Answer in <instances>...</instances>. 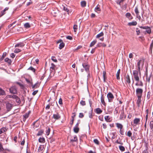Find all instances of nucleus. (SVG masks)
<instances>
[{
	"label": "nucleus",
	"instance_id": "nucleus-1",
	"mask_svg": "<svg viewBox=\"0 0 153 153\" xmlns=\"http://www.w3.org/2000/svg\"><path fill=\"white\" fill-rule=\"evenodd\" d=\"M132 74L134 79L137 82L135 84V85L137 86H143V84L142 82L141 81H140V78L141 77L140 71H139L138 70H133Z\"/></svg>",
	"mask_w": 153,
	"mask_h": 153
},
{
	"label": "nucleus",
	"instance_id": "nucleus-2",
	"mask_svg": "<svg viewBox=\"0 0 153 153\" xmlns=\"http://www.w3.org/2000/svg\"><path fill=\"white\" fill-rule=\"evenodd\" d=\"M144 64V61L143 59H140L138 61L136 66L139 71H140L141 69L142 68Z\"/></svg>",
	"mask_w": 153,
	"mask_h": 153
},
{
	"label": "nucleus",
	"instance_id": "nucleus-3",
	"mask_svg": "<svg viewBox=\"0 0 153 153\" xmlns=\"http://www.w3.org/2000/svg\"><path fill=\"white\" fill-rule=\"evenodd\" d=\"M140 122V119L136 118L134 119L133 123H131V124L134 127L136 126L137 125L139 124Z\"/></svg>",
	"mask_w": 153,
	"mask_h": 153
},
{
	"label": "nucleus",
	"instance_id": "nucleus-4",
	"mask_svg": "<svg viewBox=\"0 0 153 153\" xmlns=\"http://www.w3.org/2000/svg\"><path fill=\"white\" fill-rule=\"evenodd\" d=\"M107 96L109 102H113V100L114 97L111 93L110 92H108L107 94Z\"/></svg>",
	"mask_w": 153,
	"mask_h": 153
},
{
	"label": "nucleus",
	"instance_id": "nucleus-5",
	"mask_svg": "<svg viewBox=\"0 0 153 153\" xmlns=\"http://www.w3.org/2000/svg\"><path fill=\"white\" fill-rule=\"evenodd\" d=\"M143 90L142 89L138 88L136 90V95L137 97H141L142 96Z\"/></svg>",
	"mask_w": 153,
	"mask_h": 153
},
{
	"label": "nucleus",
	"instance_id": "nucleus-6",
	"mask_svg": "<svg viewBox=\"0 0 153 153\" xmlns=\"http://www.w3.org/2000/svg\"><path fill=\"white\" fill-rule=\"evenodd\" d=\"M53 118L56 120H58L60 118L61 116L58 113H56V114H53Z\"/></svg>",
	"mask_w": 153,
	"mask_h": 153
},
{
	"label": "nucleus",
	"instance_id": "nucleus-7",
	"mask_svg": "<svg viewBox=\"0 0 153 153\" xmlns=\"http://www.w3.org/2000/svg\"><path fill=\"white\" fill-rule=\"evenodd\" d=\"M10 92L13 94L16 93L17 91L15 87H12L10 88Z\"/></svg>",
	"mask_w": 153,
	"mask_h": 153
},
{
	"label": "nucleus",
	"instance_id": "nucleus-8",
	"mask_svg": "<svg viewBox=\"0 0 153 153\" xmlns=\"http://www.w3.org/2000/svg\"><path fill=\"white\" fill-rule=\"evenodd\" d=\"M82 65L86 72H88L89 71V66L87 64L83 63L82 64Z\"/></svg>",
	"mask_w": 153,
	"mask_h": 153
},
{
	"label": "nucleus",
	"instance_id": "nucleus-9",
	"mask_svg": "<svg viewBox=\"0 0 153 153\" xmlns=\"http://www.w3.org/2000/svg\"><path fill=\"white\" fill-rule=\"evenodd\" d=\"M100 7V6L99 5H97L94 9L95 11L98 13H100L101 11V9Z\"/></svg>",
	"mask_w": 153,
	"mask_h": 153
},
{
	"label": "nucleus",
	"instance_id": "nucleus-10",
	"mask_svg": "<svg viewBox=\"0 0 153 153\" xmlns=\"http://www.w3.org/2000/svg\"><path fill=\"white\" fill-rule=\"evenodd\" d=\"M126 117V116L124 114V111L123 110H122L121 111V114L120 115V119L121 120H123V118Z\"/></svg>",
	"mask_w": 153,
	"mask_h": 153
},
{
	"label": "nucleus",
	"instance_id": "nucleus-11",
	"mask_svg": "<svg viewBox=\"0 0 153 153\" xmlns=\"http://www.w3.org/2000/svg\"><path fill=\"white\" fill-rule=\"evenodd\" d=\"M6 106L7 110L9 111L12 108V105L11 104L8 102L6 104Z\"/></svg>",
	"mask_w": 153,
	"mask_h": 153
},
{
	"label": "nucleus",
	"instance_id": "nucleus-12",
	"mask_svg": "<svg viewBox=\"0 0 153 153\" xmlns=\"http://www.w3.org/2000/svg\"><path fill=\"white\" fill-rule=\"evenodd\" d=\"M25 45V44H24V42H20L18 43L15 45V47H22L24 46Z\"/></svg>",
	"mask_w": 153,
	"mask_h": 153
},
{
	"label": "nucleus",
	"instance_id": "nucleus-13",
	"mask_svg": "<svg viewBox=\"0 0 153 153\" xmlns=\"http://www.w3.org/2000/svg\"><path fill=\"white\" fill-rule=\"evenodd\" d=\"M125 79L126 83L129 85L131 82V81L129 76L128 75H127V76H126Z\"/></svg>",
	"mask_w": 153,
	"mask_h": 153
},
{
	"label": "nucleus",
	"instance_id": "nucleus-14",
	"mask_svg": "<svg viewBox=\"0 0 153 153\" xmlns=\"http://www.w3.org/2000/svg\"><path fill=\"white\" fill-rule=\"evenodd\" d=\"M125 15L126 17L129 20L132 19L133 18L132 16L129 13H126Z\"/></svg>",
	"mask_w": 153,
	"mask_h": 153
},
{
	"label": "nucleus",
	"instance_id": "nucleus-15",
	"mask_svg": "<svg viewBox=\"0 0 153 153\" xmlns=\"http://www.w3.org/2000/svg\"><path fill=\"white\" fill-rule=\"evenodd\" d=\"M117 127L120 129H122L123 128L122 125L120 123H116Z\"/></svg>",
	"mask_w": 153,
	"mask_h": 153
},
{
	"label": "nucleus",
	"instance_id": "nucleus-16",
	"mask_svg": "<svg viewBox=\"0 0 153 153\" xmlns=\"http://www.w3.org/2000/svg\"><path fill=\"white\" fill-rule=\"evenodd\" d=\"M30 111H29L28 113H26L24 115H23V116L24 117V118L23 119V120L25 121L26 120V119L29 116V112Z\"/></svg>",
	"mask_w": 153,
	"mask_h": 153
},
{
	"label": "nucleus",
	"instance_id": "nucleus-17",
	"mask_svg": "<svg viewBox=\"0 0 153 153\" xmlns=\"http://www.w3.org/2000/svg\"><path fill=\"white\" fill-rule=\"evenodd\" d=\"M101 101L103 105H105V103L104 101V98L103 97V95L101 94Z\"/></svg>",
	"mask_w": 153,
	"mask_h": 153
},
{
	"label": "nucleus",
	"instance_id": "nucleus-18",
	"mask_svg": "<svg viewBox=\"0 0 153 153\" xmlns=\"http://www.w3.org/2000/svg\"><path fill=\"white\" fill-rule=\"evenodd\" d=\"M4 61L6 62H7L9 64H10L12 62L11 60L8 58H6L4 59Z\"/></svg>",
	"mask_w": 153,
	"mask_h": 153
},
{
	"label": "nucleus",
	"instance_id": "nucleus-19",
	"mask_svg": "<svg viewBox=\"0 0 153 153\" xmlns=\"http://www.w3.org/2000/svg\"><path fill=\"white\" fill-rule=\"evenodd\" d=\"M96 112L97 114H100L102 112V111L99 108H97L96 109Z\"/></svg>",
	"mask_w": 153,
	"mask_h": 153
},
{
	"label": "nucleus",
	"instance_id": "nucleus-20",
	"mask_svg": "<svg viewBox=\"0 0 153 153\" xmlns=\"http://www.w3.org/2000/svg\"><path fill=\"white\" fill-rule=\"evenodd\" d=\"M137 24V22L136 21H133L132 22H129L128 23V25L129 26H134L136 25Z\"/></svg>",
	"mask_w": 153,
	"mask_h": 153
},
{
	"label": "nucleus",
	"instance_id": "nucleus-21",
	"mask_svg": "<svg viewBox=\"0 0 153 153\" xmlns=\"http://www.w3.org/2000/svg\"><path fill=\"white\" fill-rule=\"evenodd\" d=\"M38 141L40 143H44L45 142V139L43 137H40L38 140Z\"/></svg>",
	"mask_w": 153,
	"mask_h": 153
},
{
	"label": "nucleus",
	"instance_id": "nucleus-22",
	"mask_svg": "<svg viewBox=\"0 0 153 153\" xmlns=\"http://www.w3.org/2000/svg\"><path fill=\"white\" fill-rule=\"evenodd\" d=\"M77 139L76 136L75 135L72 138L71 140V142H76L77 141Z\"/></svg>",
	"mask_w": 153,
	"mask_h": 153
},
{
	"label": "nucleus",
	"instance_id": "nucleus-23",
	"mask_svg": "<svg viewBox=\"0 0 153 153\" xmlns=\"http://www.w3.org/2000/svg\"><path fill=\"white\" fill-rule=\"evenodd\" d=\"M134 11L136 13V16L137 17H138L139 12L137 7H135L134 9Z\"/></svg>",
	"mask_w": 153,
	"mask_h": 153
},
{
	"label": "nucleus",
	"instance_id": "nucleus-24",
	"mask_svg": "<svg viewBox=\"0 0 153 153\" xmlns=\"http://www.w3.org/2000/svg\"><path fill=\"white\" fill-rule=\"evenodd\" d=\"M120 69H119L116 74V78L117 79H120Z\"/></svg>",
	"mask_w": 153,
	"mask_h": 153
},
{
	"label": "nucleus",
	"instance_id": "nucleus-25",
	"mask_svg": "<svg viewBox=\"0 0 153 153\" xmlns=\"http://www.w3.org/2000/svg\"><path fill=\"white\" fill-rule=\"evenodd\" d=\"M24 27L26 29H28L30 27V26L28 23H26L24 24Z\"/></svg>",
	"mask_w": 153,
	"mask_h": 153
},
{
	"label": "nucleus",
	"instance_id": "nucleus-26",
	"mask_svg": "<svg viewBox=\"0 0 153 153\" xmlns=\"http://www.w3.org/2000/svg\"><path fill=\"white\" fill-rule=\"evenodd\" d=\"M65 46V44L63 42H61L59 45V48L60 49H62Z\"/></svg>",
	"mask_w": 153,
	"mask_h": 153
},
{
	"label": "nucleus",
	"instance_id": "nucleus-27",
	"mask_svg": "<svg viewBox=\"0 0 153 153\" xmlns=\"http://www.w3.org/2000/svg\"><path fill=\"white\" fill-rule=\"evenodd\" d=\"M149 126L151 129L153 131V121H151L150 122Z\"/></svg>",
	"mask_w": 153,
	"mask_h": 153
},
{
	"label": "nucleus",
	"instance_id": "nucleus-28",
	"mask_svg": "<svg viewBox=\"0 0 153 153\" xmlns=\"http://www.w3.org/2000/svg\"><path fill=\"white\" fill-rule=\"evenodd\" d=\"M5 94L4 91L0 88V95H4Z\"/></svg>",
	"mask_w": 153,
	"mask_h": 153
},
{
	"label": "nucleus",
	"instance_id": "nucleus-29",
	"mask_svg": "<svg viewBox=\"0 0 153 153\" xmlns=\"http://www.w3.org/2000/svg\"><path fill=\"white\" fill-rule=\"evenodd\" d=\"M151 74L149 76H148L147 74L146 75V80L149 83V82H150V78H151Z\"/></svg>",
	"mask_w": 153,
	"mask_h": 153
},
{
	"label": "nucleus",
	"instance_id": "nucleus-30",
	"mask_svg": "<svg viewBox=\"0 0 153 153\" xmlns=\"http://www.w3.org/2000/svg\"><path fill=\"white\" fill-rule=\"evenodd\" d=\"M97 42V41L95 40L91 42L90 44V47H91L93 46Z\"/></svg>",
	"mask_w": 153,
	"mask_h": 153
},
{
	"label": "nucleus",
	"instance_id": "nucleus-31",
	"mask_svg": "<svg viewBox=\"0 0 153 153\" xmlns=\"http://www.w3.org/2000/svg\"><path fill=\"white\" fill-rule=\"evenodd\" d=\"M104 35V33L102 32H101L100 33L98 34L96 36V38H98Z\"/></svg>",
	"mask_w": 153,
	"mask_h": 153
},
{
	"label": "nucleus",
	"instance_id": "nucleus-32",
	"mask_svg": "<svg viewBox=\"0 0 153 153\" xmlns=\"http://www.w3.org/2000/svg\"><path fill=\"white\" fill-rule=\"evenodd\" d=\"M44 132V131L42 130H41L39 131L38 133L37 134V136H40Z\"/></svg>",
	"mask_w": 153,
	"mask_h": 153
},
{
	"label": "nucleus",
	"instance_id": "nucleus-33",
	"mask_svg": "<svg viewBox=\"0 0 153 153\" xmlns=\"http://www.w3.org/2000/svg\"><path fill=\"white\" fill-rule=\"evenodd\" d=\"M56 66L53 63H52L51 64V66L50 67V70H51V69H52L53 70H55V67Z\"/></svg>",
	"mask_w": 153,
	"mask_h": 153
},
{
	"label": "nucleus",
	"instance_id": "nucleus-34",
	"mask_svg": "<svg viewBox=\"0 0 153 153\" xmlns=\"http://www.w3.org/2000/svg\"><path fill=\"white\" fill-rule=\"evenodd\" d=\"M106 73L105 71H103V81L104 82H105V75H106Z\"/></svg>",
	"mask_w": 153,
	"mask_h": 153
},
{
	"label": "nucleus",
	"instance_id": "nucleus-35",
	"mask_svg": "<svg viewBox=\"0 0 153 153\" xmlns=\"http://www.w3.org/2000/svg\"><path fill=\"white\" fill-rule=\"evenodd\" d=\"M6 131V129L4 128H3L0 129V134L4 133Z\"/></svg>",
	"mask_w": 153,
	"mask_h": 153
},
{
	"label": "nucleus",
	"instance_id": "nucleus-36",
	"mask_svg": "<svg viewBox=\"0 0 153 153\" xmlns=\"http://www.w3.org/2000/svg\"><path fill=\"white\" fill-rule=\"evenodd\" d=\"M86 2L85 1H82L81 2V6L82 7H85L86 6Z\"/></svg>",
	"mask_w": 153,
	"mask_h": 153
},
{
	"label": "nucleus",
	"instance_id": "nucleus-37",
	"mask_svg": "<svg viewBox=\"0 0 153 153\" xmlns=\"http://www.w3.org/2000/svg\"><path fill=\"white\" fill-rule=\"evenodd\" d=\"M79 131V128L78 127H74V132L76 133H77Z\"/></svg>",
	"mask_w": 153,
	"mask_h": 153
},
{
	"label": "nucleus",
	"instance_id": "nucleus-38",
	"mask_svg": "<svg viewBox=\"0 0 153 153\" xmlns=\"http://www.w3.org/2000/svg\"><path fill=\"white\" fill-rule=\"evenodd\" d=\"M146 32L148 34H150L151 33V30L150 27H149L146 30Z\"/></svg>",
	"mask_w": 153,
	"mask_h": 153
},
{
	"label": "nucleus",
	"instance_id": "nucleus-39",
	"mask_svg": "<svg viewBox=\"0 0 153 153\" xmlns=\"http://www.w3.org/2000/svg\"><path fill=\"white\" fill-rule=\"evenodd\" d=\"M119 148L120 150L122 151H124L125 150V148L123 146H119Z\"/></svg>",
	"mask_w": 153,
	"mask_h": 153
},
{
	"label": "nucleus",
	"instance_id": "nucleus-40",
	"mask_svg": "<svg viewBox=\"0 0 153 153\" xmlns=\"http://www.w3.org/2000/svg\"><path fill=\"white\" fill-rule=\"evenodd\" d=\"M125 0H117L116 1L117 3L119 4V5H121V3L124 1Z\"/></svg>",
	"mask_w": 153,
	"mask_h": 153
},
{
	"label": "nucleus",
	"instance_id": "nucleus-41",
	"mask_svg": "<svg viewBox=\"0 0 153 153\" xmlns=\"http://www.w3.org/2000/svg\"><path fill=\"white\" fill-rule=\"evenodd\" d=\"M16 97L14 99L16 100V102L18 103H20V99L16 95Z\"/></svg>",
	"mask_w": 153,
	"mask_h": 153
},
{
	"label": "nucleus",
	"instance_id": "nucleus-42",
	"mask_svg": "<svg viewBox=\"0 0 153 153\" xmlns=\"http://www.w3.org/2000/svg\"><path fill=\"white\" fill-rule=\"evenodd\" d=\"M28 70H30L32 71H33V72H35V68H34L33 67H31V66L28 69Z\"/></svg>",
	"mask_w": 153,
	"mask_h": 153
},
{
	"label": "nucleus",
	"instance_id": "nucleus-43",
	"mask_svg": "<svg viewBox=\"0 0 153 153\" xmlns=\"http://www.w3.org/2000/svg\"><path fill=\"white\" fill-rule=\"evenodd\" d=\"M21 50L19 48H16L14 51V52L16 53H17L20 52Z\"/></svg>",
	"mask_w": 153,
	"mask_h": 153
},
{
	"label": "nucleus",
	"instance_id": "nucleus-44",
	"mask_svg": "<svg viewBox=\"0 0 153 153\" xmlns=\"http://www.w3.org/2000/svg\"><path fill=\"white\" fill-rule=\"evenodd\" d=\"M8 97L10 98H12L13 99H14L16 97V95H9L8 96Z\"/></svg>",
	"mask_w": 153,
	"mask_h": 153
},
{
	"label": "nucleus",
	"instance_id": "nucleus-45",
	"mask_svg": "<svg viewBox=\"0 0 153 153\" xmlns=\"http://www.w3.org/2000/svg\"><path fill=\"white\" fill-rule=\"evenodd\" d=\"M127 135L129 137L131 136L132 135V133L130 131H129L127 132Z\"/></svg>",
	"mask_w": 153,
	"mask_h": 153
},
{
	"label": "nucleus",
	"instance_id": "nucleus-46",
	"mask_svg": "<svg viewBox=\"0 0 153 153\" xmlns=\"http://www.w3.org/2000/svg\"><path fill=\"white\" fill-rule=\"evenodd\" d=\"M77 27H78V26L76 25H74V27H73V28L74 29V31L75 32H76V31L77 30Z\"/></svg>",
	"mask_w": 153,
	"mask_h": 153
},
{
	"label": "nucleus",
	"instance_id": "nucleus-47",
	"mask_svg": "<svg viewBox=\"0 0 153 153\" xmlns=\"http://www.w3.org/2000/svg\"><path fill=\"white\" fill-rule=\"evenodd\" d=\"M51 60L55 62H57V60L56 58V57L54 56H52L51 57Z\"/></svg>",
	"mask_w": 153,
	"mask_h": 153
},
{
	"label": "nucleus",
	"instance_id": "nucleus-48",
	"mask_svg": "<svg viewBox=\"0 0 153 153\" xmlns=\"http://www.w3.org/2000/svg\"><path fill=\"white\" fill-rule=\"evenodd\" d=\"M80 104L82 106L85 105L86 104L85 102L83 100L81 101L80 102Z\"/></svg>",
	"mask_w": 153,
	"mask_h": 153
},
{
	"label": "nucleus",
	"instance_id": "nucleus-49",
	"mask_svg": "<svg viewBox=\"0 0 153 153\" xmlns=\"http://www.w3.org/2000/svg\"><path fill=\"white\" fill-rule=\"evenodd\" d=\"M151 93L149 91L147 93V98L148 99H149L150 97Z\"/></svg>",
	"mask_w": 153,
	"mask_h": 153
},
{
	"label": "nucleus",
	"instance_id": "nucleus-50",
	"mask_svg": "<svg viewBox=\"0 0 153 153\" xmlns=\"http://www.w3.org/2000/svg\"><path fill=\"white\" fill-rule=\"evenodd\" d=\"M94 142L96 144L98 145L99 144V142L97 139H95L94 140Z\"/></svg>",
	"mask_w": 153,
	"mask_h": 153
},
{
	"label": "nucleus",
	"instance_id": "nucleus-51",
	"mask_svg": "<svg viewBox=\"0 0 153 153\" xmlns=\"http://www.w3.org/2000/svg\"><path fill=\"white\" fill-rule=\"evenodd\" d=\"M63 9L65 11H66L68 13H69V10L68 7H64Z\"/></svg>",
	"mask_w": 153,
	"mask_h": 153
},
{
	"label": "nucleus",
	"instance_id": "nucleus-52",
	"mask_svg": "<svg viewBox=\"0 0 153 153\" xmlns=\"http://www.w3.org/2000/svg\"><path fill=\"white\" fill-rule=\"evenodd\" d=\"M38 87V83H36L35 84H34V85H33L32 86V88H37Z\"/></svg>",
	"mask_w": 153,
	"mask_h": 153
},
{
	"label": "nucleus",
	"instance_id": "nucleus-53",
	"mask_svg": "<svg viewBox=\"0 0 153 153\" xmlns=\"http://www.w3.org/2000/svg\"><path fill=\"white\" fill-rule=\"evenodd\" d=\"M59 103L60 105H62L63 103L62 102V99L61 98H59Z\"/></svg>",
	"mask_w": 153,
	"mask_h": 153
},
{
	"label": "nucleus",
	"instance_id": "nucleus-54",
	"mask_svg": "<svg viewBox=\"0 0 153 153\" xmlns=\"http://www.w3.org/2000/svg\"><path fill=\"white\" fill-rule=\"evenodd\" d=\"M149 27L148 26H140V28L143 29H146V30Z\"/></svg>",
	"mask_w": 153,
	"mask_h": 153
},
{
	"label": "nucleus",
	"instance_id": "nucleus-55",
	"mask_svg": "<svg viewBox=\"0 0 153 153\" xmlns=\"http://www.w3.org/2000/svg\"><path fill=\"white\" fill-rule=\"evenodd\" d=\"M84 117L83 114L82 113L79 114V117L80 118H82Z\"/></svg>",
	"mask_w": 153,
	"mask_h": 153
},
{
	"label": "nucleus",
	"instance_id": "nucleus-56",
	"mask_svg": "<svg viewBox=\"0 0 153 153\" xmlns=\"http://www.w3.org/2000/svg\"><path fill=\"white\" fill-rule=\"evenodd\" d=\"M5 11L4 10H3V11L1 12V16L4 15L5 13Z\"/></svg>",
	"mask_w": 153,
	"mask_h": 153
},
{
	"label": "nucleus",
	"instance_id": "nucleus-57",
	"mask_svg": "<svg viewBox=\"0 0 153 153\" xmlns=\"http://www.w3.org/2000/svg\"><path fill=\"white\" fill-rule=\"evenodd\" d=\"M138 100H137V103L139 104L141 101V97H137Z\"/></svg>",
	"mask_w": 153,
	"mask_h": 153
},
{
	"label": "nucleus",
	"instance_id": "nucleus-58",
	"mask_svg": "<svg viewBox=\"0 0 153 153\" xmlns=\"http://www.w3.org/2000/svg\"><path fill=\"white\" fill-rule=\"evenodd\" d=\"M108 118V116H106L105 117V120L107 122H108L109 121V118Z\"/></svg>",
	"mask_w": 153,
	"mask_h": 153
},
{
	"label": "nucleus",
	"instance_id": "nucleus-59",
	"mask_svg": "<svg viewBox=\"0 0 153 153\" xmlns=\"http://www.w3.org/2000/svg\"><path fill=\"white\" fill-rule=\"evenodd\" d=\"M50 128H48L46 131V134L47 135H48L50 134Z\"/></svg>",
	"mask_w": 153,
	"mask_h": 153
},
{
	"label": "nucleus",
	"instance_id": "nucleus-60",
	"mask_svg": "<svg viewBox=\"0 0 153 153\" xmlns=\"http://www.w3.org/2000/svg\"><path fill=\"white\" fill-rule=\"evenodd\" d=\"M66 38L67 39H69L70 40H72V39H73L72 37L70 36H67L66 37Z\"/></svg>",
	"mask_w": 153,
	"mask_h": 153
},
{
	"label": "nucleus",
	"instance_id": "nucleus-61",
	"mask_svg": "<svg viewBox=\"0 0 153 153\" xmlns=\"http://www.w3.org/2000/svg\"><path fill=\"white\" fill-rule=\"evenodd\" d=\"M4 149L1 143H0V151H3Z\"/></svg>",
	"mask_w": 153,
	"mask_h": 153
},
{
	"label": "nucleus",
	"instance_id": "nucleus-62",
	"mask_svg": "<svg viewBox=\"0 0 153 153\" xmlns=\"http://www.w3.org/2000/svg\"><path fill=\"white\" fill-rule=\"evenodd\" d=\"M136 32L137 35H138L140 33V30H139L138 28H136Z\"/></svg>",
	"mask_w": 153,
	"mask_h": 153
},
{
	"label": "nucleus",
	"instance_id": "nucleus-63",
	"mask_svg": "<svg viewBox=\"0 0 153 153\" xmlns=\"http://www.w3.org/2000/svg\"><path fill=\"white\" fill-rule=\"evenodd\" d=\"M38 92V90H36L34 91L32 93V95H35L37 94Z\"/></svg>",
	"mask_w": 153,
	"mask_h": 153
},
{
	"label": "nucleus",
	"instance_id": "nucleus-64",
	"mask_svg": "<svg viewBox=\"0 0 153 153\" xmlns=\"http://www.w3.org/2000/svg\"><path fill=\"white\" fill-rule=\"evenodd\" d=\"M10 56L12 58H13L15 56V54L13 53H12L11 54Z\"/></svg>",
	"mask_w": 153,
	"mask_h": 153
}]
</instances>
